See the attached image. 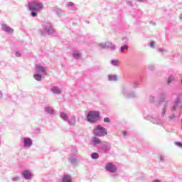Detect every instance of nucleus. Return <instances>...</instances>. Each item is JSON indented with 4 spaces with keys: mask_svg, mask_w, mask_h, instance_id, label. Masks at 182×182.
<instances>
[{
    "mask_svg": "<svg viewBox=\"0 0 182 182\" xmlns=\"http://www.w3.org/2000/svg\"><path fill=\"white\" fill-rule=\"evenodd\" d=\"M141 77H139L133 82H128L123 84L120 88V95L127 99H136V97H137V93L132 89H137V87H139V85L141 83Z\"/></svg>",
    "mask_w": 182,
    "mask_h": 182,
    "instance_id": "obj_1",
    "label": "nucleus"
},
{
    "mask_svg": "<svg viewBox=\"0 0 182 182\" xmlns=\"http://www.w3.org/2000/svg\"><path fill=\"white\" fill-rule=\"evenodd\" d=\"M43 8V3L40 1H33L28 4V9L31 11L32 18H36L38 16V12L42 11Z\"/></svg>",
    "mask_w": 182,
    "mask_h": 182,
    "instance_id": "obj_2",
    "label": "nucleus"
},
{
    "mask_svg": "<svg viewBox=\"0 0 182 182\" xmlns=\"http://www.w3.org/2000/svg\"><path fill=\"white\" fill-rule=\"evenodd\" d=\"M101 117L99 111L90 110L87 112L85 120H87L88 123L95 124L100 121Z\"/></svg>",
    "mask_w": 182,
    "mask_h": 182,
    "instance_id": "obj_3",
    "label": "nucleus"
},
{
    "mask_svg": "<svg viewBox=\"0 0 182 182\" xmlns=\"http://www.w3.org/2000/svg\"><path fill=\"white\" fill-rule=\"evenodd\" d=\"M43 28L40 30L41 36H46V35H53L55 33V28L53 24L50 22H45L43 25Z\"/></svg>",
    "mask_w": 182,
    "mask_h": 182,
    "instance_id": "obj_4",
    "label": "nucleus"
},
{
    "mask_svg": "<svg viewBox=\"0 0 182 182\" xmlns=\"http://www.w3.org/2000/svg\"><path fill=\"white\" fill-rule=\"evenodd\" d=\"M94 136H97L98 137H103L105 136H107V130L106 128L102 127L100 124H97L95 129H94Z\"/></svg>",
    "mask_w": 182,
    "mask_h": 182,
    "instance_id": "obj_5",
    "label": "nucleus"
},
{
    "mask_svg": "<svg viewBox=\"0 0 182 182\" xmlns=\"http://www.w3.org/2000/svg\"><path fill=\"white\" fill-rule=\"evenodd\" d=\"M99 46L102 48V49H110V50H116V45L109 41H107L105 43H102L99 45Z\"/></svg>",
    "mask_w": 182,
    "mask_h": 182,
    "instance_id": "obj_6",
    "label": "nucleus"
},
{
    "mask_svg": "<svg viewBox=\"0 0 182 182\" xmlns=\"http://www.w3.org/2000/svg\"><path fill=\"white\" fill-rule=\"evenodd\" d=\"M21 143L23 144V147H24V149H29V147H32V144H33L32 139L29 137H23L21 140Z\"/></svg>",
    "mask_w": 182,
    "mask_h": 182,
    "instance_id": "obj_7",
    "label": "nucleus"
},
{
    "mask_svg": "<svg viewBox=\"0 0 182 182\" xmlns=\"http://www.w3.org/2000/svg\"><path fill=\"white\" fill-rule=\"evenodd\" d=\"M110 149H112V145L110 144V143L102 144L98 148V151H103V153H109V151H110Z\"/></svg>",
    "mask_w": 182,
    "mask_h": 182,
    "instance_id": "obj_8",
    "label": "nucleus"
},
{
    "mask_svg": "<svg viewBox=\"0 0 182 182\" xmlns=\"http://www.w3.org/2000/svg\"><path fill=\"white\" fill-rule=\"evenodd\" d=\"M105 170L108 171V173H116L117 171V167L113 164V163L108 162L105 165Z\"/></svg>",
    "mask_w": 182,
    "mask_h": 182,
    "instance_id": "obj_9",
    "label": "nucleus"
},
{
    "mask_svg": "<svg viewBox=\"0 0 182 182\" xmlns=\"http://www.w3.org/2000/svg\"><path fill=\"white\" fill-rule=\"evenodd\" d=\"M181 97H182V94H178L174 101L173 105L171 107V110H177V108L178 107L179 105L181 103Z\"/></svg>",
    "mask_w": 182,
    "mask_h": 182,
    "instance_id": "obj_10",
    "label": "nucleus"
},
{
    "mask_svg": "<svg viewBox=\"0 0 182 182\" xmlns=\"http://www.w3.org/2000/svg\"><path fill=\"white\" fill-rule=\"evenodd\" d=\"M21 175L23 176V178H24V180H28L31 181L32 180V177H33V174L32 173V172H31V171L29 170H24L22 171Z\"/></svg>",
    "mask_w": 182,
    "mask_h": 182,
    "instance_id": "obj_11",
    "label": "nucleus"
},
{
    "mask_svg": "<svg viewBox=\"0 0 182 182\" xmlns=\"http://www.w3.org/2000/svg\"><path fill=\"white\" fill-rule=\"evenodd\" d=\"M36 73H42L43 75H46V67L42 66L41 65H36L35 68Z\"/></svg>",
    "mask_w": 182,
    "mask_h": 182,
    "instance_id": "obj_12",
    "label": "nucleus"
},
{
    "mask_svg": "<svg viewBox=\"0 0 182 182\" xmlns=\"http://www.w3.org/2000/svg\"><path fill=\"white\" fill-rule=\"evenodd\" d=\"M1 29L2 31H4V32H6V33H14V28H11L9 26L6 24H1Z\"/></svg>",
    "mask_w": 182,
    "mask_h": 182,
    "instance_id": "obj_13",
    "label": "nucleus"
},
{
    "mask_svg": "<svg viewBox=\"0 0 182 182\" xmlns=\"http://www.w3.org/2000/svg\"><path fill=\"white\" fill-rule=\"evenodd\" d=\"M151 119H152L151 122L154 123V124H158L159 126H162L163 121L159 118V116L151 117Z\"/></svg>",
    "mask_w": 182,
    "mask_h": 182,
    "instance_id": "obj_14",
    "label": "nucleus"
},
{
    "mask_svg": "<svg viewBox=\"0 0 182 182\" xmlns=\"http://www.w3.org/2000/svg\"><path fill=\"white\" fill-rule=\"evenodd\" d=\"M166 93L164 92H159V100L158 101L159 105H161V103L164 102V100H166Z\"/></svg>",
    "mask_w": 182,
    "mask_h": 182,
    "instance_id": "obj_15",
    "label": "nucleus"
},
{
    "mask_svg": "<svg viewBox=\"0 0 182 182\" xmlns=\"http://www.w3.org/2000/svg\"><path fill=\"white\" fill-rule=\"evenodd\" d=\"M168 107V102L165 101L164 107L162 108L161 116L162 118H164V116H166V113H167V108Z\"/></svg>",
    "mask_w": 182,
    "mask_h": 182,
    "instance_id": "obj_16",
    "label": "nucleus"
},
{
    "mask_svg": "<svg viewBox=\"0 0 182 182\" xmlns=\"http://www.w3.org/2000/svg\"><path fill=\"white\" fill-rule=\"evenodd\" d=\"M44 110L47 114H50V116H53V114H55V109L50 107H44Z\"/></svg>",
    "mask_w": 182,
    "mask_h": 182,
    "instance_id": "obj_17",
    "label": "nucleus"
},
{
    "mask_svg": "<svg viewBox=\"0 0 182 182\" xmlns=\"http://www.w3.org/2000/svg\"><path fill=\"white\" fill-rule=\"evenodd\" d=\"M67 122L70 126H75V124H76V117L73 115L70 118H68V120H67Z\"/></svg>",
    "mask_w": 182,
    "mask_h": 182,
    "instance_id": "obj_18",
    "label": "nucleus"
},
{
    "mask_svg": "<svg viewBox=\"0 0 182 182\" xmlns=\"http://www.w3.org/2000/svg\"><path fill=\"white\" fill-rule=\"evenodd\" d=\"M68 161L71 164H77L79 163V159L76 156H71L68 157Z\"/></svg>",
    "mask_w": 182,
    "mask_h": 182,
    "instance_id": "obj_19",
    "label": "nucleus"
},
{
    "mask_svg": "<svg viewBox=\"0 0 182 182\" xmlns=\"http://www.w3.org/2000/svg\"><path fill=\"white\" fill-rule=\"evenodd\" d=\"M107 79L109 82H117V75L109 74L107 75Z\"/></svg>",
    "mask_w": 182,
    "mask_h": 182,
    "instance_id": "obj_20",
    "label": "nucleus"
},
{
    "mask_svg": "<svg viewBox=\"0 0 182 182\" xmlns=\"http://www.w3.org/2000/svg\"><path fill=\"white\" fill-rule=\"evenodd\" d=\"M51 92L54 95H60V93H62V90L56 86L51 88Z\"/></svg>",
    "mask_w": 182,
    "mask_h": 182,
    "instance_id": "obj_21",
    "label": "nucleus"
},
{
    "mask_svg": "<svg viewBox=\"0 0 182 182\" xmlns=\"http://www.w3.org/2000/svg\"><path fill=\"white\" fill-rule=\"evenodd\" d=\"M97 144H102V141L99 138L94 136L92 138V145L97 146Z\"/></svg>",
    "mask_w": 182,
    "mask_h": 182,
    "instance_id": "obj_22",
    "label": "nucleus"
},
{
    "mask_svg": "<svg viewBox=\"0 0 182 182\" xmlns=\"http://www.w3.org/2000/svg\"><path fill=\"white\" fill-rule=\"evenodd\" d=\"M125 50H129V45L124 44V46H121L119 48V52L121 53H124Z\"/></svg>",
    "mask_w": 182,
    "mask_h": 182,
    "instance_id": "obj_23",
    "label": "nucleus"
},
{
    "mask_svg": "<svg viewBox=\"0 0 182 182\" xmlns=\"http://www.w3.org/2000/svg\"><path fill=\"white\" fill-rule=\"evenodd\" d=\"M33 77L36 80H37V82H41V80H42V75L38 73H36L33 75Z\"/></svg>",
    "mask_w": 182,
    "mask_h": 182,
    "instance_id": "obj_24",
    "label": "nucleus"
},
{
    "mask_svg": "<svg viewBox=\"0 0 182 182\" xmlns=\"http://www.w3.org/2000/svg\"><path fill=\"white\" fill-rule=\"evenodd\" d=\"M60 117L63 119L65 122H68L69 117L68 116V114L65 112H60Z\"/></svg>",
    "mask_w": 182,
    "mask_h": 182,
    "instance_id": "obj_25",
    "label": "nucleus"
},
{
    "mask_svg": "<svg viewBox=\"0 0 182 182\" xmlns=\"http://www.w3.org/2000/svg\"><path fill=\"white\" fill-rule=\"evenodd\" d=\"M62 182H72L70 180V176L69 175H64L61 179Z\"/></svg>",
    "mask_w": 182,
    "mask_h": 182,
    "instance_id": "obj_26",
    "label": "nucleus"
},
{
    "mask_svg": "<svg viewBox=\"0 0 182 182\" xmlns=\"http://www.w3.org/2000/svg\"><path fill=\"white\" fill-rule=\"evenodd\" d=\"M90 157L92 160H97V159L100 157V155L97 152H93L90 154Z\"/></svg>",
    "mask_w": 182,
    "mask_h": 182,
    "instance_id": "obj_27",
    "label": "nucleus"
},
{
    "mask_svg": "<svg viewBox=\"0 0 182 182\" xmlns=\"http://www.w3.org/2000/svg\"><path fill=\"white\" fill-rule=\"evenodd\" d=\"M82 55L80 54V53L77 52V51H75L73 53V57L74 58V59H80Z\"/></svg>",
    "mask_w": 182,
    "mask_h": 182,
    "instance_id": "obj_28",
    "label": "nucleus"
},
{
    "mask_svg": "<svg viewBox=\"0 0 182 182\" xmlns=\"http://www.w3.org/2000/svg\"><path fill=\"white\" fill-rule=\"evenodd\" d=\"M149 102L151 104L155 103V102H156V97H154L153 95H149Z\"/></svg>",
    "mask_w": 182,
    "mask_h": 182,
    "instance_id": "obj_29",
    "label": "nucleus"
},
{
    "mask_svg": "<svg viewBox=\"0 0 182 182\" xmlns=\"http://www.w3.org/2000/svg\"><path fill=\"white\" fill-rule=\"evenodd\" d=\"M174 80V77L170 76L167 80V85H170Z\"/></svg>",
    "mask_w": 182,
    "mask_h": 182,
    "instance_id": "obj_30",
    "label": "nucleus"
},
{
    "mask_svg": "<svg viewBox=\"0 0 182 182\" xmlns=\"http://www.w3.org/2000/svg\"><path fill=\"white\" fill-rule=\"evenodd\" d=\"M54 12H55L56 15H58V16L60 15H62V10L60 9H56L54 10Z\"/></svg>",
    "mask_w": 182,
    "mask_h": 182,
    "instance_id": "obj_31",
    "label": "nucleus"
},
{
    "mask_svg": "<svg viewBox=\"0 0 182 182\" xmlns=\"http://www.w3.org/2000/svg\"><path fill=\"white\" fill-rule=\"evenodd\" d=\"M111 64L112 65V66H119V63H117V60H112Z\"/></svg>",
    "mask_w": 182,
    "mask_h": 182,
    "instance_id": "obj_32",
    "label": "nucleus"
},
{
    "mask_svg": "<svg viewBox=\"0 0 182 182\" xmlns=\"http://www.w3.org/2000/svg\"><path fill=\"white\" fill-rule=\"evenodd\" d=\"M168 118H169V122H171V120L174 121V119H176V114H172L169 115Z\"/></svg>",
    "mask_w": 182,
    "mask_h": 182,
    "instance_id": "obj_33",
    "label": "nucleus"
},
{
    "mask_svg": "<svg viewBox=\"0 0 182 182\" xmlns=\"http://www.w3.org/2000/svg\"><path fill=\"white\" fill-rule=\"evenodd\" d=\"M104 123H111L112 120L108 117L104 118Z\"/></svg>",
    "mask_w": 182,
    "mask_h": 182,
    "instance_id": "obj_34",
    "label": "nucleus"
},
{
    "mask_svg": "<svg viewBox=\"0 0 182 182\" xmlns=\"http://www.w3.org/2000/svg\"><path fill=\"white\" fill-rule=\"evenodd\" d=\"M175 146H177V147H180V149H182V142L181 141H175Z\"/></svg>",
    "mask_w": 182,
    "mask_h": 182,
    "instance_id": "obj_35",
    "label": "nucleus"
},
{
    "mask_svg": "<svg viewBox=\"0 0 182 182\" xmlns=\"http://www.w3.org/2000/svg\"><path fill=\"white\" fill-rule=\"evenodd\" d=\"M156 69V67L154 66V65L151 64L149 65V70L153 71Z\"/></svg>",
    "mask_w": 182,
    "mask_h": 182,
    "instance_id": "obj_36",
    "label": "nucleus"
},
{
    "mask_svg": "<svg viewBox=\"0 0 182 182\" xmlns=\"http://www.w3.org/2000/svg\"><path fill=\"white\" fill-rule=\"evenodd\" d=\"M68 8H73L75 6V4L72 1H70L67 4Z\"/></svg>",
    "mask_w": 182,
    "mask_h": 182,
    "instance_id": "obj_37",
    "label": "nucleus"
},
{
    "mask_svg": "<svg viewBox=\"0 0 182 182\" xmlns=\"http://www.w3.org/2000/svg\"><path fill=\"white\" fill-rule=\"evenodd\" d=\"M71 151L73 153V154H76V153H77V149H76V147H73L71 149Z\"/></svg>",
    "mask_w": 182,
    "mask_h": 182,
    "instance_id": "obj_38",
    "label": "nucleus"
},
{
    "mask_svg": "<svg viewBox=\"0 0 182 182\" xmlns=\"http://www.w3.org/2000/svg\"><path fill=\"white\" fill-rule=\"evenodd\" d=\"M16 58H21V56H22V54H21V53L19 51H16Z\"/></svg>",
    "mask_w": 182,
    "mask_h": 182,
    "instance_id": "obj_39",
    "label": "nucleus"
},
{
    "mask_svg": "<svg viewBox=\"0 0 182 182\" xmlns=\"http://www.w3.org/2000/svg\"><path fill=\"white\" fill-rule=\"evenodd\" d=\"M150 48H154V41H151L149 43Z\"/></svg>",
    "mask_w": 182,
    "mask_h": 182,
    "instance_id": "obj_40",
    "label": "nucleus"
},
{
    "mask_svg": "<svg viewBox=\"0 0 182 182\" xmlns=\"http://www.w3.org/2000/svg\"><path fill=\"white\" fill-rule=\"evenodd\" d=\"M122 134H123L124 137H126V136H127V131H124L122 132Z\"/></svg>",
    "mask_w": 182,
    "mask_h": 182,
    "instance_id": "obj_41",
    "label": "nucleus"
},
{
    "mask_svg": "<svg viewBox=\"0 0 182 182\" xmlns=\"http://www.w3.org/2000/svg\"><path fill=\"white\" fill-rule=\"evenodd\" d=\"M160 161H164V156L161 155Z\"/></svg>",
    "mask_w": 182,
    "mask_h": 182,
    "instance_id": "obj_42",
    "label": "nucleus"
},
{
    "mask_svg": "<svg viewBox=\"0 0 182 182\" xmlns=\"http://www.w3.org/2000/svg\"><path fill=\"white\" fill-rule=\"evenodd\" d=\"M149 23L151 25H153V26H156V22H154V21H150Z\"/></svg>",
    "mask_w": 182,
    "mask_h": 182,
    "instance_id": "obj_43",
    "label": "nucleus"
},
{
    "mask_svg": "<svg viewBox=\"0 0 182 182\" xmlns=\"http://www.w3.org/2000/svg\"><path fill=\"white\" fill-rule=\"evenodd\" d=\"M19 178L18 177H14L13 178H12V180H13V181H18V179Z\"/></svg>",
    "mask_w": 182,
    "mask_h": 182,
    "instance_id": "obj_44",
    "label": "nucleus"
},
{
    "mask_svg": "<svg viewBox=\"0 0 182 182\" xmlns=\"http://www.w3.org/2000/svg\"><path fill=\"white\" fill-rule=\"evenodd\" d=\"M127 4H128L129 6H132V1H127Z\"/></svg>",
    "mask_w": 182,
    "mask_h": 182,
    "instance_id": "obj_45",
    "label": "nucleus"
},
{
    "mask_svg": "<svg viewBox=\"0 0 182 182\" xmlns=\"http://www.w3.org/2000/svg\"><path fill=\"white\" fill-rule=\"evenodd\" d=\"M4 97V94L0 91V99Z\"/></svg>",
    "mask_w": 182,
    "mask_h": 182,
    "instance_id": "obj_46",
    "label": "nucleus"
},
{
    "mask_svg": "<svg viewBox=\"0 0 182 182\" xmlns=\"http://www.w3.org/2000/svg\"><path fill=\"white\" fill-rule=\"evenodd\" d=\"M152 182H161V181H160L159 179H156V180L153 181Z\"/></svg>",
    "mask_w": 182,
    "mask_h": 182,
    "instance_id": "obj_47",
    "label": "nucleus"
},
{
    "mask_svg": "<svg viewBox=\"0 0 182 182\" xmlns=\"http://www.w3.org/2000/svg\"><path fill=\"white\" fill-rule=\"evenodd\" d=\"M159 52H161V53H163V52H164L163 48H159Z\"/></svg>",
    "mask_w": 182,
    "mask_h": 182,
    "instance_id": "obj_48",
    "label": "nucleus"
},
{
    "mask_svg": "<svg viewBox=\"0 0 182 182\" xmlns=\"http://www.w3.org/2000/svg\"><path fill=\"white\" fill-rule=\"evenodd\" d=\"M179 19L180 21H182V14L179 15Z\"/></svg>",
    "mask_w": 182,
    "mask_h": 182,
    "instance_id": "obj_49",
    "label": "nucleus"
},
{
    "mask_svg": "<svg viewBox=\"0 0 182 182\" xmlns=\"http://www.w3.org/2000/svg\"><path fill=\"white\" fill-rule=\"evenodd\" d=\"M116 176V174H114V173H113V174L111 175L112 177H113V176Z\"/></svg>",
    "mask_w": 182,
    "mask_h": 182,
    "instance_id": "obj_50",
    "label": "nucleus"
},
{
    "mask_svg": "<svg viewBox=\"0 0 182 182\" xmlns=\"http://www.w3.org/2000/svg\"><path fill=\"white\" fill-rule=\"evenodd\" d=\"M0 146H1V141H0Z\"/></svg>",
    "mask_w": 182,
    "mask_h": 182,
    "instance_id": "obj_51",
    "label": "nucleus"
}]
</instances>
